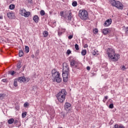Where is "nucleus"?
Segmentation results:
<instances>
[{
  "label": "nucleus",
  "mask_w": 128,
  "mask_h": 128,
  "mask_svg": "<svg viewBox=\"0 0 128 128\" xmlns=\"http://www.w3.org/2000/svg\"><path fill=\"white\" fill-rule=\"evenodd\" d=\"M66 54L69 56V54H72V51L70 50H67V52H66Z\"/></svg>",
  "instance_id": "f704fd0d"
},
{
  "label": "nucleus",
  "mask_w": 128,
  "mask_h": 128,
  "mask_svg": "<svg viewBox=\"0 0 128 128\" xmlns=\"http://www.w3.org/2000/svg\"><path fill=\"white\" fill-rule=\"evenodd\" d=\"M16 68H17V70H20V68H22V61L19 60L18 62V63L17 64V65H16Z\"/></svg>",
  "instance_id": "9b49d317"
},
{
  "label": "nucleus",
  "mask_w": 128,
  "mask_h": 128,
  "mask_svg": "<svg viewBox=\"0 0 128 128\" xmlns=\"http://www.w3.org/2000/svg\"><path fill=\"white\" fill-rule=\"evenodd\" d=\"M18 80L17 78H15L14 80V86H15V87L18 86Z\"/></svg>",
  "instance_id": "6ab92c4d"
},
{
  "label": "nucleus",
  "mask_w": 128,
  "mask_h": 128,
  "mask_svg": "<svg viewBox=\"0 0 128 128\" xmlns=\"http://www.w3.org/2000/svg\"><path fill=\"white\" fill-rule=\"evenodd\" d=\"M72 6H78V2H76V1H74L72 3Z\"/></svg>",
  "instance_id": "c756f323"
},
{
  "label": "nucleus",
  "mask_w": 128,
  "mask_h": 128,
  "mask_svg": "<svg viewBox=\"0 0 128 128\" xmlns=\"http://www.w3.org/2000/svg\"><path fill=\"white\" fill-rule=\"evenodd\" d=\"M26 10L25 9H22L20 10V14L24 16V14L26 13Z\"/></svg>",
  "instance_id": "4be33fe9"
},
{
  "label": "nucleus",
  "mask_w": 128,
  "mask_h": 128,
  "mask_svg": "<svg viewBox=\"0 0 128 128\" xmlns=\"http://www.w3.org/2000/svg\"><path fill=\"white\" fill-rule=\"evenodd\" d=\"M28 0L29 4H32V0Z\"/></svg>",
  "instance_id": "864d4df0"
},
{
  "label": "nucleus",
  "mask_w": 128,
  "mask_h": 128,
  "mask_svg": "<svg viewBox=\"0 0 128 128\" xmlns=\"http://www.w3.org/2000/svg\"><path fill=\"white\" fill-rule=\"evenodd\" d=\"M25 48H28V46H25Z\"/></svg>",
  "instance_id": "052dcab7"
},
{
  "label": "nucleus",
  "mask_w": 128,
  "mask_h": 128,
  "mask_svg": "<svg viewBox=\"0 0 128 128\" xmlns=\"http://www.w3.org/2000/svg\"><path fill=\"white\" fill-rule=\"evenodd\" d=\"M52 76L54 78L52 79L53 82L60 84L62 82V78H60V74L56 72V69H53L52 71Z\"/></svg>",
  "instance_id": "20e7f679"
},
{
  "label": "nucleus",
  "mask_w": 128,
  "mask_h": 128,
  "mask_svg": "<svg viewBox=\"0 0 128 128\" xmlns=\"http://www.w3.org/2000/svg\"><path fill=\"white\" fill-rule=\"evenodd\" d=\"M106 54L110 62H115L120 60V55L118 54H116L114 50L112 48H108L106 50Z\"/></svg>",
  "instance_id": "f257e3e1"
},
{
  "label": "nucleus",
  "mask_w": 128,
  "mask_h": 128,
  "mask_svg": "<svg viewBox=\"0 0 128 128\" xmlns=\"http://www.w3.org/2000/svg\"><path fill=\"white\" fill-rule=\"evenodd\" d=\"M73 37H74L73 35H70L68 36V40H72V38Z\"/></svg>",
  "instance_id": "79ce46f5"
},
{
  "label": "nucleus",
  "mask_w": 128,
  "mask_h": 128,
  "mask_svg": "<svg viewBox=\"0 0 128 128\" xmlns=\"http://www.w3.org/2000/svg\"><path fill=\"white\" fill-rule=\"evenodd\" d=\"M60 16H63V18H66V16H64V12H60Z\"/></svg>",
  "instance_id": "7c9ffc66"
},
{
  "label": "nucleus",
  "mask_w": 128,
  "mask_h": 128,
  "mask_svg": "<svg viewBox=\"0 0 128 128\" xmlns=\"http://www.w3.org/2000/svg\"><path fill=\"white\" fill-rule=\"evenodd\" d=\"M27 114L28 113L26 112L22 113V118H26V116Z\"/></svg>",
  "instance_id": "393cba45"
},
{
  "label": "nucleus",
  "mask_w": 128,
  "mask_h": 128,
  "mask_svg": "<svg viewBox=\"0 0 128 128\" xmlns=\"http://www.w3.org/2000/svg\"><path fill=\"white\" fill-rule=\"evenodd\" d=\"M2 18H4L2 16H0V20H2Z\"/></svg>",
  "instance_id": "4d7b16f0"
},
{
  "label": "nucleus",
  "mask_w": 128,
  "mask_h": 128,
  "mask_svg": "<svg viewBox=\"0 0 128 128\" xmlns=\"http://www.w3.org/2000/svg\"><path fill=\"white\" fill-rule=\"evenodd\" d=\"M126 32L127 34H128V27L126 28Z\"/></svg>",
  "instance_id": "6e6d98bb"
},
{
  "label": "nucleus",
  "mask_w": 128,
  "mask_h": 128,
  "mask_svg": "<svg viewBox=\"0 0 128 128\" xmlns=\"http://www.w3.org/2000/svg\"><path fill=\"white\" fill-rule=\"evenodd\" d=\"M110 2L112 6L116 8H118V10H122L124 8V4H122L120 1L110 0Z\"/></svg>",
  "instance_id": "39448f33"
},
{
  "label": "nucleus",
  "mask_w": 128,
  "mask_h": 128,
  "mask_svg": "<svg viewBox=\"0 0 128 128\" xmlns=\"http://www.w3.org/2000/svg\"><path fill=\"white\" fill-rule=\"evenodd\" d=\"M122 68L123 69V70H126V66H123L122 67Z\"/></svg>",
  "instance_id": "5fc2aeb1"
},
{
  "label": "nucleus",
  "mask_w": 128,
  "mask_h": 128,
  "mask_svg": "<svg viewBox=\"0 0 128 128\" xmlns=\"http://www.w3.org/2000/svg\"><path fill=\"white\" fill-rule=\"evenodd\" d=\"M30 14V12H27L26 11L25 14H24L23 16H24V18H28Z\"/></svg>",
  "instance_id": "2eb2a0df"
},
{
  "label": "nucleus",
  "mask_w": 128,
  "mask_h": 128,
  "mask_svg": "<svg viewBox=\"0 0 128 128\" xmlns=\"http://www.w3.org/2000/svg\"><path fill=\"white\" fill-rule=\"evenodd\" d=\"M83 46L84 48H88V46L87 44H84Z\"/></svg>",
  "instance_id": "09e8293b"
},
{
  "label": "nucleus",
  "mask_w": 128,
  "mask_h": 128,
  "mask_svg": "<svg viewBox=\"0 0 128 128\" xmlns=\"http://www.w3.org/2000/svg\"><path fill=\"white\" fill-rule=\"evenodd\" d=\"M74 68H78V70H80V67L78 66V62L76 64L74 65Z\"/></svg>",
  "instance_id": "e433bc0d"
},
{
  "label": "nucleus",
  "mask_w": 128,
  "mask_h": 128,
  "mask_svg": "<svg viewBox=\"0 0 128 128\" xmlns=\"http://www.w3.org/2000/svg\"><path fill=\"white\" fill-rule=\"evenodd\" d=\"M72 16V13H70L68 16V20H71Z\"/></svg>",
  "instance_id": "bb28decb"
},
{
  "label": "nucleus",
  "mask_w": 128,
  "mask_h": 128,
  "mask_svg": "<svg viewBox=\"0 0 128 128\" xmlns=\"http://www.w3.org/2000/svg\"><path fill=\"white\" fill-rule=\"evenodd\" d=\"M33 20L36 23L38 22V16L36 15L34 16L33 18Z\"/></svg>",
  "instance_id": "f8f14e48"
},
{
  "label": "nucleus",
  "mask_w": 128,
  "mask_h": 128,
  "mask_svg": "<svg viewBox=\"0 0 128 128\" xmlns=\"http://www.w3.org/2000/svg\"><path fill=\"white\" fill-rule=\"evenodd\" d=\"M31 57L32 58H34V54H32Z\"/></svg>",
  "instance_id": "bf43d9fd"
},
{
  "label": "nucleus",
  "mask_w": 128,
  "mask_h": 128,
  "mask_svg": "<svg viewBox=\"0 0 128 128\" xmlns=\"http://www.w3.org/2000/svg\"><path fill=\"white\" fill-rule=\"evenodd\" d=\"M0 52H2V49L0 48Z\"/></svg>",
  "instance_id": "680f3d73"
},
{
  "label": "nucleus",
  "mask_w": 128,
  "mask_h": 128,
  "mask_svg": "<svg viewBox=\"0 0 128 128\" xmlns=\"http://www.w3.org/2000/svg\"><path fill=\"white\" fill-rule=\"evenodd\" d=\"M62 76L63 78V82H66L68 80V74H70V70L68 66L66 63H64L62 64Z\"/></svg>",
  "instance_id": "f03ea898"
},
{
  "label": "nucleus",
  "mask_w": 128,
  "mask_h": 128,
  "mask_svg": "<svg viewBox=\"0 0 128 128\" xmlns=\"http://www.w3.org/2000/svg\"><path fill=\"white\" fill-rule=\"evenodd\" d=\"M38 52H40L38 51V50L37 51H36V52H35L36 56H38Z\"/></svg>",
  "instance_id": "37998d69"
},
{
  "label": "nucleus",
  "mask_w": 128,
  "mask_h": 128,
  "mask_svg": "<svg viewBox=\"0 0 128 128\" xmlns=\"http://www.w3.org/2000/svg\"><path fill=\"white\" fill-rule=\"evenodd\" d=\"M2 82H8V80L4 78L2 80Z\"/></svg>",
  "instance_id": "a19ab883"
},
{
  "label": "nucleus",
  "mask_w": 128,
  "mask_h": 128,
  "mask_svg": "<svg viewBox=\"0 0 128 128\" xmlns=\"http://www.w3.org/2000/svg\"><path fill=\"white\" fill-rule=\"evenodd\" d=\"M24 108H28V106H30V104H28V102H26L24 104Z\"/></svg>",
  "instance_id": "cd10ccee"
},
{
  "label": "nucleus",
  "mask_w": 128,
  "mask_h": 128,
  "mask_svg": "<svg viewBox=\"0 0 128 128\" xmlns=\"http://www.w3.org/2000/svg\"><path fill=\"white\" fill-rule=\"evenodd\" d=\"M102 32L104 34H108L110 32V30L108 28H104L102 30Z\"/></svg>",
  "instance_id": "1a4fd4ad"
},
{
  "label": "nucleus",
  "mask_w": 128,
  "mask_h": 128,
  "mask_svg": "<svg viewBox=\"0 0 128 128\" xmlns=\"http://www.w3.org/2000/svg\"><path fill=\"white\" fill-rule=\"evenodd\" d=\"M70 106H71L70 104L68 102H66L64 104V108H65L66 110H68V108H70Z\"/></svg>",
  "instance_id": "9d476101"
},
{
  "label": "nucleus",
  "mask_w": 128,
  "mask_h": 128,
  "mask_svg": "<svg viewBox=\"0 0 128 128\" xmlns=\"http://www.w3.org/2000/svg\"><path fill=\"white\" fill-rule=\"evenodd\" d=\"M24 68H26V65H24V66H23V67L22 68V72H24Z\"/></svg>",
  "instance_id": "8fccbe9b"
},
{
  "label": "nucleus",
  "mask_w": 128,
  "mask_h": 128,
  "mask_svg": "<svg viewBox=\"0 0 128 128\" xmlns=\"http://www.w3.org/2000/svg\"><path fill=\"white\" fill-rule=\"evenodd\" d=\"M18 56L20 58H22L24 56V51L22 50H19Z\"/></svg>",
  "instance_id": "aec40b11"
},
{
  "label": "nucleus",
  "mask_w": 128,
  "mask_h": 128,
  "mask_svg": "<svg viewBox=\"0 0 128 128\" xmlns=\"http://www.w3.org/2000/svg\"><path fill=\"white\" fill-rule=\"evenodd\" d=\"M15 8L14 4H12L10 6H9V8L10 10H14Z\"/></svg>",
  "instance_id": "a878e982"
},
{
  "label": "nucleus",
  "mask_w": 128,
  "mask_h": 128,
  "mask_svg": "<svg viewBox=\"0 0 128 128\" xmlns=\"http://www.w3.org/2000/svg\"><path fill=\"white\" fill-rule=\"evenodd\" d=\"M26 52L28 54L30 52V48H26Z\"/></svg>",
  "instance_id": "49530a36"
},
{
  "label": "nucleus",
  "mask_w": 128,
  "mask_h": 128,
  "mask_svg": "<svg viewBox=\"0 0 128 128\" xmlns=\"http://www.w3.org/2000/svg\"><path fill=\"white\" fill-rule=\"evenodd\" d=\"M30 80V78L29 77H25V82H28Z\"/></svg>",
  "instance_id": "c85d7f7f"
},
{
  "label": "nucleus",
  "mask_w": 128,
  "mask_h": 128,
  "mask_svg": "<svg viewBox=\"0 0 128 128\" xmlns=\"http://www.w3.org/2000/svg\"><path fill=\"white\" fill-rule=\"evenodd\" d=\"M5 50H6V52H12V49L10 48H6L5 49Z\"/></svg>",
  "instance_id": "58836bf2"
},
{
  "label": "nucleus",
  "mask_w": 128,
  "mask_h": 128,
  "mask_svg": "<svg viewBox=\"0 0 128 128\" xmlns=\"http://www.w3.org/2000/svg\"><path fill=\"white\" fill-rule=\"evenodd\" d=\"M63 33L62 32V28H60L58 30V36H62Z\"/></svg>",
  "instance_id": "5701e85b"
},
{
  "label": "nucleus",
  "mask_w": 128,
  "mask_h": 128,
  "mask_svg": "<svg viewBox=\"0 0 128 128\" xmlns=\"http://www.w3.org/2000/svg\"><path fill=\"white\" fill-rule=\"evenodd\" d=\"M66 89H62L57 94H56V98H57L60 102L64 103L66 100Z\"/></svg>",
  "instance_id": "7ed1b4c3"
},
{
  "label": "nucleus",
  "mask_w": 128,
  "mask_h": 128,
  "mask_svg": "<svg viewBox=\"0 0 128 128\" xmlns=\"http://www.w3.org/2000/svg\"><path fill=\"white\" fill-rule=\"evenodd\" d=\"M109 108H114V104H110L108 106Z\"/></svg>",
  "instance_id": "c9c22d12"
},
{
  "label": "nucleus",
  "mask_w": 128,
  "mask_h": 128,
  "mask_svg": "<svg viewBox=\"0 0 128 128\" xmlns=\"http://www.w3.org/2000/svg\"><path fill=\"white\" fill-rule=\"evenodd\" d=\"M6 96L4 94H0V100H2L6 98Z\"/></svg>",
  "instance_id": "f3484780"
},
{
  "label": "nucleus",
  "mask_w": 128,
  "mask_h": 128,
  "mask_svg": "<svg viewBox=\"0 0 128 128\" xmlns=\"http://www.w3.org/2000/svg\"><path fill=\"white\" fill-rule=\"evenodd\" d=\"M12 16H14V14L12 12H8L7 14V16L9 18H12Z\"/></svg>",
  "instance_id": "a211bd4d"
},
{
  "label": "nucleus",
  "mask_w": 128,
  "mask_h": 128,
  "mask_svg": "<svg viewBox=\"0 0 128 128\" xmlns=\"http://www.w3.org/2000/svg\"><path fill=\"white\" fill-rule=\"evenodd\" d=\"M14 118H11L8 120V122L9 124H14Z\"/></svg>",
  "instance_id": "ddd939ff"
},
{
  "label": "nucleus",
  "mask_w": 128,
  "mask_h": 128,
  "mask_svg": "<svg viewBox=\"0 0 128 128\" xmlns=\"http://www.w3.org/2000/svg\"><path fill=\"white\" fill-rule=\"evenodd\" d=\"M108 96H105L104 99L103 100V102H106V100H108Z\"/></svg>",
  "instance_id": "473e14b6"
},
{
  "label": "nucleus",
  "mask_w": 128,
  "mask_h": 128,
  "mask_svg": "<svg viewBox=\"0 0 128 128\" xmlns=\"http://www.w3.org/2000/svg\"><path fill=\"white\" fill-rule=\"evenodd\" d=\"M75 48H78V44H75Z\"/></svg>",
  "instance_id": "603ef678"
},
{
  "label": "nucleus",
  "mask_w": 128,
  "mask_h": 128,
  "mask_svg": "<svg viewBox=\"0 0 128 128\" xmlns=\"http://www.w3.org/2000/svg\"><path fill=\"white\" fill-rule=\"evenodd\" d=\"M113 128H120V126H118V124H116Z\"/></svg>",
  "instance_id": "ea45409f"
},
{
  "label": "nucleus",
  "mask_w": 128,
  "mask_h": 128,
  "mask_svg": "<svg viewBox=\"0 0 128 128\" xmlns=\"http://www.w3.org/2000/svg\"><path fill=\"white\" fill-rule=\"evenodd\" d=\"M48 36V32L47 31H44L43 32V36H44V38H46Z\"/></svg>",
  "instance_id": "412c9836"
},
{
  "label": "nucleus",
  "mask_w": 128,
  "mask_h": 128,
  "mask_svg": "<svg viewBox=\"0 0 128 128\" xmlns=\"http://www.w3.org/2000/svg\"><path fill=\"white\" fill-rule=\"evenodd\" d=\"M61 32L64 34V32H66V29L61 28Z\"/></svg>",
  "instance_id": "a18cd8bd"
},
{
  "label": "nucleus",
  "mask_w": 128,
  "mask_h": 128,
  "mask_svg": "<svg viewBox=\"0 0 128 128\" xmlns=\"http://www.w3.org/2000/svg\"><path fill=\"white\" fill-rule=\"evenodd\" d=\"M63 118H64V114H62Z\"/></svg>",
  "instance_id": "0e129e2a"
},
{
  "label": "nucleus",
  "mask_w": 128,
  "mask_h": 128,
  "mask_svg": "<svg viewBox=\"0 0 128 128\" xmlns=\"http://www.w3.org/2000/svg\"><path fill=\"white\" fill-rule=\"evenodd\" d=\"M18 120H14V124H18Z\"/></svg>",
  "instance_id": "de8ad7c7"
},
{
  "label": "nucleus",
  "mask_w": 128,
  "mask_h": 128,
  "mask_svg": "<svg viewBox=\"0 0 128 128\" xmlns=\"http://www.w3.org/2000/svg\"><path fill=\"white\" fill-rule=\"evenodd\" d=\"M112 24V18L108 19L107 20H106L104 24V26H110Z\"/></svg>",
  "instance_id": "0eeeda50"
},
{
  "label": "nucleus",
  "mask_w": 128,
  "mask_h": 128,
  "mask_svg": "<svg viewBox=\"0 0 128 128\" xmlns=\"http://www.w3.org/2000/svg\"><path fill=\"white\" fill-rule=\"evenodd\" d=\"M81 54L82 56H86V50H82Z\"/></svg>",
  "instance_id": "b1692460"
},
{
  "label": "nucleus",
  "mask_w": 128,
  "mask_h": 128,
  "mask_svg": "<svg viewBox=\"0 0 128 128\" xmlns=\"http://www.w3.org/2000/svg\"><path fill=\"white\" fill-rule=\"evenodd\" d=\"M92 54L93 56H96L98 54V52L96 50H94L92 52Z\"/></svg>",
  "instance_id": "dca6fc26"
},
{
  "label": "nucleus",
  "mask_w": 128,
  "mask_h": 128,
  "mask_svg": "<svg viewBox=\"0 0 128 128\" xmlns=\"http://www.w3.org/2000/svg\"><path fill=\"white\" fill-rule=\"evenodd\" d=\"M76 64H78V62H76V60H72L70 62L71 66H76Z\"/></svg>",
  "instance_id": "4468645a"
},
{
  "label": "nucleus",
  "mask_w": 128,
  "mask_h": 128,
  "mask_svg": "<svg viewBox=\"0 0 128 128\" xmlns=\"http://www.w3.org/2000/svg\"><path fill=\"white\" fill-rule=\"evenodd\" d=\"M10 74H11V76H14V74H16V72L13 70V71L10 72Z\"/></svg>",
  "instance_id": "4c0bfd02"
},
{
  "label": "nucleus",
  "mask_w": 128,
  "mask_h": 128,
  "mask_svg": "<svg viewBox=\"0 0 128 128\" xmlns=\"http://www.w3.org/2000/svg\"><path fill=\"white\" fill-rule=\"evenodd\" d=\"M16 78L19 82H26L24 76L18 77Z\"/></svg>",
  "instance_id": "6e6552de"
},
{
  "label": "nucleus",
  "mask_w": 128,
  "mask_h": 128,
  "mask_svg": "<svg viewBox=\"0 0 128 128\" xmlns=\"http://www.w3.org/2000/svg\"><path fill=\"white\" fill-rule=\"evenodd\" d=\"M58 128H64L62 127H58Z\"/></svg>",
  "instance_id": "69168bd1"
},
{
  "label": "nucleus",
  "mask_w": 128,
  "mask_h": 128,
  "mask_svg": "<svg viewBox=\"0 0 128 128\" xmlns=\"http://www.w3.org/2000/svg\"><path fill=\"white\" fill-rule=\"evenodd\" d=\"M93 32H94V34H98V28H94L93 30Z\"/></svg>",
  "instance_id": "2f4dec72"
},
{
  "label": "nucleus",
  "mask_w": 128,
  "mask_h": 128,
  "mask_svg": "<svg viewBox=\"0 0 128 128\" xmlns=\"http://www.w3.org/2000/svg\"><path fill=\"white\" fill-rule=\"evenodd\" d=\"M78 16H80V18H81V20H88V11L82 10H80L78 13Z\"/></svg>",
  "instance_id": "423d86ee"
},
{
  "label": "nucleus",
  "mask_w": 128,
  "mask_h": 128,
  "mask_svg": "<svg viewBox=\"0 0 128 128\" xmlns=\"http://www.w3.org/2000/svg\"><path fill=\"white\" fill-rule=\"evenodd\" d=\"M76 50H80V48H76Z\"/></svg>",
  "instance_id": "e2e57ef3"
},
{
  "label": "nucleus",
  "mask_w": 128,
  "mask_h": 128,
  "mask_svg": "<svg viewBox=\"0 0 128 128\" xmlns=\"http://www.w3.org/2000/svg\"><path fill=\"white\" fill-rule=\"evenodd\" d=\"M40 16H44V14H45L44 10H42L40 12Z\"/></svg>",
  "instance_id": "72a5a7b5"
},
{
  "label": "nucleus",
  "mask_w": 128,
  "mask_h": 128,
  "mask_svg": "<svg viewBox=\"0 0 128 128\" xmlns=\"http://www.w3.org/2000/svg\"><path fill=\"white\" fill-rule=\"evenodd\" d=\"M96 0H90V2H96Z\"/></svg>",
  "instance_id": "13d9d810"
},
{
  "label": "nucleus",
  "mask_w": 128,
  "mask_h": 128,
  "mask_svg": "<svg viewBox=\"0 0 128 128\" xmlns=\"http://www.w3.org/2000/svg\"><path fill=\"white\" fill-rule=\"evenodd\" d=\"M87 70H90V66H88L86 67Z\"/></svg>",
  "instance_id": "3c124183"
},
{
  "label": "nucleus",
  "mask_w": 128,
  "mask_h": 128,
  "mask_svg": "<svg viewBox=\"0 0 128 128\" xmlns=\"http://www.w3.org/2000/svg\"><path fill=\"white\" fill-rule=\"evenodd\" d=\"M119 128H125L124 126L122 124H120L119 125Z\"/></svg>",
  "instance_id": "c03bdc74"
}]
</instances>
